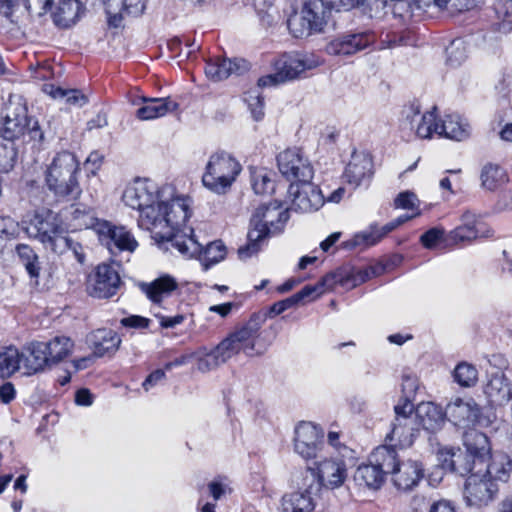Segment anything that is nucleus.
<instances>
[{"mask_svg": "<svg viewBox=\"0 0 512 512\" xmlns=\"http://www.w3.org/2000/svg\"><path fill=\"white\" fill-rule=\"evenodd\" d=\"M190 204V198L184 196H176L169 201L159 200L153 217L155 221L149 230L161 240L170 242L183 256L193 258L201 253V243L192 229L189 235L179 231L190 217Z\"/></svg>", "mask_w": 512, "mask_h": 512, "instance_id": "f257e3e1", "label": "nucleus"}, {"mask_svg": "<svg viewBox=\"0 0 512 512\" xmlns=\"http://www.w3.org/2000/svg\"><path fill=\"white\" fill-rule=\"evenodd\" d=\"M21 225L27 236L42 243L45 249L60 256L71 254L78 263H84L82 244L65 233L58 215L52 210H37L27 215Z\"/></svg>", "mask_w": 512, "mask_h": 512, "instance_id": "f03ea898", "label": "nucleus"}, {"mask_svg": "<svg viewBox=\"0 0 512 512\" xmlns=\"http://www.w3.org/2000/svg\"><path fill=\"white\" fill-rule=\"evenodd\" d=\"M265 319L266 315L252 314L248 321L238 326L212 351L199 357L197 369L201 372L211 371L241 352L247 356L263 354L266 348L259 349L257 339Z\"/></svg>", "mask_w": 512, "mask_h": 512, "instance_id": "7ed1b4c3", "label": "nucleus"}, {"mask_svg": "<svg viewBox=\"0 0 512 512\" xmlns=\"http://www.w3.org/2000/svg\"><path fill=\"white\" fill-rule=\"evenodd\" d=\"M289 210L288 207L283 209L278 201L259 206L251 217L247 244L238 249L240 259L245 260L257 254L267 237L281 233L288 221Z\"/></svg>", "mask_w": 512, "mask_h": 512, "instance_id": "20e7f679", "label": "nucleus"}, {"mask_svg": "<svg viewBox=\"0 0 512 512\" xmlns=\"http://www.w3.org/2000/svg\"><path fill=\"white\" fill-rule=\"evenodd\" d=\"M80 166L71 152L58 153L45 171V184L58 199L75 200L82 193L78 181Z\"/></svg>", "mask_w": 512, "mask_h": 512, "instance_id": "39448f33", "label": "nucleus"}, {"mask_svg": "<svg viewBox=\"0 0 512 512\" xmlns=\"http://www.w3.org/2000/svg\"><path fill=\"white\" fill-rule=\"evenodd\" d=\"M122 200L126 206L140 212L139 225L144 229H150L155 221L153 217L160 200L157 185L148 179H136L126 187Z\"/></svg>", "mask_w": 512, "mask_h": 512, "instance_id": "423d86ee", "label": "nucleus"}, {"mask_svg": "<svg viewBox=\"0 0 512 512\" xmlns=\"http://www.w3.org/2000/svg\"><path fill=\"white\" fill-rule=\"evenodd\" d=\"M242 167L229 153L220 151L212 154L202 176L204 187L216 194H225L235 182Z\"/></svg>", "mask_w": 512, "mask_h": 512, "instance_id": "0eeeda50", "label": "nucleus"}, {"mask_svg": "<svg viewBox=\"0 0 512 512\" xmlns=\"http://www.w3.org/2000/svg\"><path fill=\"white\" fill-rule=\"evenodd\" d=\"M331 11V7L324 0H307L299 13L295 12L288 18V29L295 38L322 32Z\"/></svg>", "mask_w": 512, "mask_h": 512, "instance_id": "6e6552de", "label": "nucleus"}, {"mask_svg": "<svg viewBox=\"0 0 512 512\" xmlns=\"http://www.w3.org/2000/svg\"><path fill=\"white\" fill-rule=\"evenodd\" d=\"M323 64L321 57L314 53L283 54L275 62L274 74L261 77L258 86L267 87L298 78L306 70H312Z\"/></svg>", "mask_w": 512, "mask_h": 512, "instance_id": "1a4fd4ad", "label": "nucleus"}, {"mask_svg": "<svg viewBox=\"0 0 512 512\" xmlns=\"http://www.w3.org/2000/svg\"><path fill=\"white\" fill-rule=\"evenodd\" d=\"M310 478L315 491L321 486L334 489L338 488L347 478V469L344 461L339 459H324L316 464V467H307L305 481Z\"/></svg>", "mask_w": 512, "mask_h": 512, "instance_id": "9d476101", "label": "nucleus"}, {"mask_svg": "<svg viewBox=\"0 0 512 512\" xmlns=\"http://www.w3.org/2000/svg\"><path fill=\"white\" fill-rule=\"evenodd\" d=\"M3 113L1 133L5 140L13 143L15 139L26 134L29 126L26 104L19 96L10 97Z\"/></svg>", "mask_w": 512, "mask_h": 512, "instance_id": "9b49d317", "label": "nucleus"}, {"mask_svg": "<svg viewBox=\"0 0 512 512\" xmlns=\"http://www.w3.org/2000/svg\"><path fill=\"white\" fill-rule=\"evenodd\" d=\"M291 211L311 213L319 210L325 202L322 191L311 181L291 183L288 188Z\"/></svg>", "mask_w": 512, "mask_h": 512, "instance_id": "f8f14e48", "label": "nucleus"}, {"mask_svg": "<svg viewBox=\"0 0 512 512\" xmlns=\"http://www.w3.org/2000/svg\"><path fill=\"white\" fill-rule=\"evenodd\" d=\"M278 168L281 174L295 183L311 181L314 175L309 160L300 150L286 149L277 156Z\"/></svg>", "mask_w": 512, "mask_h": 512, "instance_id": "ddd939ff", "label": "nucleus"}, {"mask_svg": "<svg viewBox=\"0 0 512 512\" xmlns=\"http://www.w3.org/2000/svg\"><path fill=\"white\" fill-rule=\"evenodd\" d=\"M323 447V431L311 422H300L294 430V451L303 459H314Z\"/></svg>", "mask_w": 512, "mask_h": 512, "instance_id": "4468645a", "label": "nucleus"}, {"mask_svg": "<svg viewBox=\"0 0 512 512\" xmlns=\"http://www.w3.org/2000/svg\"><path fill=\"white\" fill-rule=\"evenodd\" d=\"M498 493V486L480 472L469 475L464 486V499L469 506L481 507L490 503Z\"/></svg>", "mask_w": 512, "mask_h": 512, "instance_id": "2eb2a0df", "label": "nucleus"}, {"mask_svg": "<svg viewBox=\"0 0 512 512\" xmlns=\"http://www.w3.org/2000/svg\"><path fill=\"white\" fill-rule=\"evenodd\" d=\"M460 220L461 224L446 235L445 242L447 245L471 243L479 237L489 238L494 235L490 228L481 229L478 216L469 210L461 215Z\"/></svg>", "mask_w": 512, "mask_h": 512, "instance_id": "dca6fc26", "label": "nucleus"}, {"mask_svg": "<svg viewBox=\"0 0 512 512\" xmlns=\"http://www.w3.org/2000/svg\"><path fill=\"white\" fill-rule=\"evenodd\" d=\"M121 284L118 271L113 266L103 263L97 266L90 278L88 289L92 297L107 299L117 293Z\"/></svg>", "mask_w": 512, "mask_h": 512, "instance_id": "f3484780", "label": "nucleus"}, {"mask_svg": "<svg viewBox=\"0 0 512 512\" xmlns=\"http://www.w3.org/2000/svg\"><path fill=\"white\" fill-rule=\"evenodd\" d=\"M99 237L112 255L121 252L133 253L138 247V242L130 231L123 226H113L109 222L100 224Z\"/></svg>", "mask_w": 512, "mask_h": 512, "instance_id": "a211bd4d", "label": "nucleus"}, {"mask_svg": "<svg viewBox=\"0 0 512 512\" xmlns=\"http://www.w3.org/2000/svg\"><path fill=\"white\" fill-rule=\"evenodd\" d=\"M375 39L370 31L348 33L331 40L325 51L333 56H350L372 45Z\"/></svg>", "mask_w": 512, "mask_h": 512, "instance_id": "6ab92c4d", "label": "nucleus"}, {"mask_svg": "<svg viewBox=\"0 0 512 512\" xmlns=\"http://www.w3.org/2000/svg\"><path fill=\"white\" fill-rule=\"evenodd\" d=\"M15 251L20 263L35 285L38 286L42 283L43 286H49L53 280L55 269L53 267L44 268L38 254L28 244H18Z\"/></svg>", "mask_w": 512, "mask_h": 512, "instance_id": "aec40b11", "label": "nucleus"}, {"mask_svg": "<svg viewBox=\"0 0 512 512\" xmlns=\"http://www.w3.org/2000/svg\"><path fill=\"white\" fill-rule=\"evenodd\" d=\"M447 413L454 425L459 427L467 428L476 425L484 427L489 425L488 418L482 416L480 407L472 399L468 401L460 398L456 399L448 404Z\"/></svg>", "mask_w": 512, "mask_h": 512, "instance_id": "412c9836", "label": "nucleus"}, {"mask_svg": "<svg viewBox=\"0 0 512 512\" xmlns=\"http://www.w3.org/2000/svg\"><path fill=\"white\" fill-rule=\"evenodd\" d=\"M438 460L443 469L456 473L460 476L473 474L480 465L475 463L473 454L459 448H443L438 452Z\"/></svg>", "mask_w": 512, "mask_h": 512, "instance_id": "4be33fe9", "label": "nucleus"}, {"mask_svg": "<svg viewBox=\"0 0 512 512\" xmlns=\"http://www.w3.org/2000/svg\"><path fill=\"white\" fill-rule=\"evenodd\" d=\"M369 6L371 12H374V14H371L372 17H383L386 14V11L381 13V10L389 8L392 11L394 17L399 18L404 22L410 20L413 17L415 10L429 7L424 6L420 0H370Z\"/></svg>", "mask_w": 512, "mask_h": 512, "instance_id": "5701e85b", "label": "nucleus"}, {"mask_svg": "<svg viewBox=\"0 0 512 512\" xmlns=\"http://www.w3.org/2000/svg\"><path fill=\"white\" fill-rule=\"evenodd\" d=\"M109 26L117 28L126 16H139L146 7V0H102Z\"/></svg>", "mask_w": 512, "mask_h": 512, "instance_id": "b1692460", "label": "nucleus"}, {"mask_svg": "<svg viewBox=\"0 0 512 512\" xmlns=\"http://www.w3.org/2000/svg\"><path fill=\"white\" fill-rule=\"evenodd\" d=\"M476 471L493 482H507L512 471V460L508 454L496 451L493 454L490 453Z\"/></svg>", "mask_w": 512, "mask_h": 512, "instance_id": "393cba45", "label": "nucleus"}, {"mask_svg": "<svg viewBox=\"0 0 512 512\" xmlns=\"http://www.w3.org/2000/svg\"><path fill=\"white\" fill-rule=\"evenodd\" d=\"M249 69V64L244 59L234 60L227 58H215L209 60L205 66L206 76L213 81H221L235 74L240 75Z\"/></svg>", "mask_w": 512, "mask_h": 512, "instance_id": "a878e982", "label": "nucleus"}, {"mask_svg": "<svg viewBox=\"0 0 512 512\" xmlns=\"http://www.w3.org/2000/svg\"><path fill=\"white\" fill-rule=\"evenodd\" d=\"M415 425L420 429L435 433L445 423V413L442 408L432 402H422L417 405L414 413Z\"/></svg>", "mask_w": 512, "mask_h": 512, "instance_id": "bb28decb", "label": "nucleus"}, {"mask_svg": "<svg viewBox=\"0 0 512 512\" xmlns=\"http://www.w3.org/2000/svg\"><path fill=\"white\" fill-rule=\"evenodd\" d=\"M484 394L492 406H503L512 399V382L502 372L493 374L484 386Z\"/></svg>", "mask_w": 512, "mask_h": 512, "instance_id": "cd10ccee", "label": "nucleus"}, {"mask_svg": "<svg viewBox=\"0 0 512 512\" xmlns=\"http://www.w3.org/2000/svg\"><path fill=\"white\" fill-rule=\"evenodd\" d=\"M21 354L22 368L26 375L36 374L51 366L45 342H33Z\"/></svg>", "mask_w": 512, "mask_h": 512, "instance_id": "c85d7f7f", "label": "nucleus"}, {"mask_svg": "<svg viewBox=\"0 0 512 512\" xmlns=\"http://www.w3.org/2000/svg\"><path fill=\"white\" fill-rule=\"evenodd\" d=\"M372 175L373 162L370 155L364 152L353 153L344 173L347 182L357 187Z\"/></svg>", "mask_w": 512, "mask_h": 512, "instance_id": "c756f323", "label": "nucleus"}, {"mask_svg": "<svg viewBox=\"0 0 512 512\" xmlns=\"http://www.w3.org/2000/svg\"><path fill=\"white\" fill-rule=\"evenodd\" d=\"M418 433L419 428L415 425V419L413 417L400 416L399 418H395L392 423V429L391 432L387 434L386 441H395L394 446L406 448L413 444Z\"/></svg>", "mask_w": 512, "mask_h": 512, "instance_id": "7c9ffc66", "label": "nucleus"}, {"mask_svg": "<svg viewBox=\"0 0 512 512\" xmlns=\"http://www.w3.org/2000/svg\"><path fill=\"white\" fill-rule=\"evenodd\" d=\"M88 343L95 356H111L119 349L121 338L111 329H98L88 336Z\"/></svg>", "mask_w": 512, "mask_h": 512, "instance_id": "2f4dec72", "label": "nucleus"}, {"mask_svg": "<svg viewBox=\"0 0 512 512\" xmlns=\"http://www.w3.org/2000/svg\"><path fill=\"white\" fill-rule=\"evenodd\" d=\"M394 485L403 491H408L418 485L424 476V470L416 461L402 462L392 474Z\"/></svg>", "mask_w": 512, "mask_h": 512, "instance_id": "473e14b6", "label": "nucleus"}, {"mask_svg": "<svg viewBox=\"0 0 512 512\" xmlns=\"http://www.w3.org/2000/svg\"><path fill=\"white\" fill-rule=\"evenodd\" d=\"M85 7L79 0H60L53 12V22L60 28H70L85 14Z\"/></svg>", "mask_w": 512, "mask_h": 512, "instance_id": "72a5a7b5", "label": "nucleus"}, {"mask_svg": "<svg viewBox=\"0 0 512 512\" xmlns=\"http://www.w3.org/2000/svg\"><path fill=\"white\" fill-rule=\"evenodd\" d=\"M179 104L171 97L144 98L143 105L138 108L136 115L140 120H153L177 110Z\"/></svg>", "mask_w": 512, "mask_h": 512, "instance_id": "f704fd0d", "label": "nucleus"}, {"mask_svg": "<svg viewBox=\"0 0 512 512\" xmlns=\"http://www.w3.org/2000/svg\"><path fill=\"white\" fill-rule=\"evenodd\" d=\"M463 443L466 451L473 454L477 465H482L491 453L488 437L476 429H469L464 433Z\"/></svg>", "mask_w": 512, "mask_h": 512, "instance_id": "c9c22d12", "label": "nucleus"}, {"mask_svg": "<svg viewBox=\"0 0 512 512\" xmlns=\"http://www.w3.org/2000/svg\"><path fill=\"white\" fill-rule=\"evenodd\" d=\"M139 288L150 301L159 304L164 298L170 296L171 293L176 290L177 282L171 276L164 275L152 282L140 283Z\"/></svg>", "mask_w": 512, "mask_h": 512, "instance_id": "e433bc0d", "label": "nucleus"}, {"mask_svg": "<svg viewBox=\"0 0 512 512\" xmlns=\"http://www.w3.org/2000/svg\"><path fill=\"white\" fill-rule=\"evenodd\" d=\"M304 491H296L283 496L282 507L285 512H312L315 504L311 497L313 484L304 483Z\"/></svg>", "mask_w": 512, "mask_h": 512, "instance_id": "4c0bfd02", "label": "nucleus"}, {"mask_svg": "<svg viewBox=\"0 0 512 512\" xmlns=\"http://www.w3.org/2000/svg\"><path fill=\"white\" fill-rule=\"evenodd\" d=\"M369 461L373 463L383 475L393 474L400 464L393 445L377 447L370 455Z\"/></svg>", "mask_w": 512, "mask_h": 512, "instance_id": "58836bf2", "label": "nucleus"}, {"mask_svg": "<svg viewBox=\"0 0 512 512\" xmlns=\"http://www.w3.org/2000/svg\"><path fill=\"white\" fill-rule=\"evenodd\" d=\"M438 135L455 141H463L470 135V126L459 115H447L440 123Z\"/></svg>", "mask_w": 512, "mask_h": 512, "instance_id": "ea45409f", "label": "nucleus"}, {"mask_svg": "<svg viewBox=\"0 0 512 512\" xmlns=\"http://www.w3.org/2000/svg\"><path fill=\"white\" fill-rule=\"evenodd\" d=\"M393 221L379 228L377 225H371L370 230L357 233L350 241L346 242L345 247L354 248L357 246H371L380 241L388 233L395 230Z\"/></svg>", "mask_w": 512, "mask_h": 512, "instance_id": "a19ab883", "label": "nucleus"}, {"mask_svg": "<svg viewBox=\"0 0 512 512\" xmlns=\"http://www.w3.org/2000/svg\"><path fill=\"white\" fill-rule=\"evenodd\" d=\"M70 221L77 229H94L97 234H99L100 224H105L107 222L98 219L94 210L84 205L72 207Z\"/></svg>", "mask_w": 512, "mask_h": 512, "instance_id": "79ce46f5", "label": "nucleus"}, {"mask_svg": "<svg viewBox=\"0 0 512 512\" xmlns=\"http://www.w3.org/2000/svg\"><path fill=\"white\" fill-rule=\"evenodd\" d=\"M384 478L383 473L371 461L369 464L360 465L354 473V481L357 485L371 489H378Z\"/></svg>", "mask_w": 512, "mask_h": 512, "instance_id": "37998d69", "label": "nucleus"}, {"mask_svg": "<svg viewBox=\"0 0 512 512\" xmlns=\"http://www.w3.org/2000/svg\"><path fill=\"white\" fill-rule=\"evenodd\" d=\"M44 91L54 99H63L66 104L81 108L88 103V97L78 89H63L53 84L44 86Z\"/></svg>", "mask_w": 512, "mask_h": 512, "instance_id": "c03bdc74", "label": "nucleus"}, {"mask_svg": "<svg viewBox=\"0 0 512 512\" xmlns=\"http://www.w3.org/2000/svg\"><path fill=\"white\" fill-rule=\"evenodd\" d=\"M481 186L488 191H495L508 181L505 170L499 165L488 163L480 174Z\"/></svg>", "mask_w": 512, "mask_h": 512, "instance_id": "a18cd8bd", "label": "nucleus"}, {"mask_svg": "<svg viewBox=\"0 0 512 512\" xmlns=\"http://www.w3.org/2000/svg\"><path fill=\"white\" fill-rule=\"evenodd\" d=\"M22 368V354L13 346L0 352V377L8 378Z\"/></svg>", "mask_w": 512, "mask_h": 512, "instance_id": "49530a36", "label": "nucleus"}, {"mask_svg": "<svg viewBox=\"0 0 512 512\" xmlns=\"http://www.w3.org/2000/svg\"><path fill=\"white\" fill-rule=\"evenodd\" d=\"M73 346L72 340L65 336H56L49 342H45L51 365L65 359L72 352Z\"/></svg>", "mask_w": 512, "mask_h": 512, "instance_id": "de8ad7c7", "label": "nucleus"}, {"mask_svg": "<svg viewBox=\"0 0 512 512\" xmlns=\"http://www.w3.org/2000/svg\"><path fill=\"white\" fill-rule=\"evenodd\" d=\"M435 111L436 108H433L432 111L422 114L417 121L414 129L418 137L429 139L434 133L438 135L440 124L436 122Z\"/></svg>", "mask_w": 512, "mask_h": 512, "instance_id": "09e8293b", "label": "nucleus"}, {"mask_svg": "<svg viewBox=\"0 0 512 512\" xmlns=\"http://www.w3.org/2000/svg\"><path fill=\"white\" fill-rule=\"evenodd\" d=\"M454 379L463 387H471L478 380V371L473 365L463 362L454 369Z\"/></svg>", "mask_w": 512, "mask_h": 512, "instance_id": "8fccbe9b", "label": "nucleus"}, {"mask_svg": "<svg viewBox=\"0 0 512 512\" xmlns=\"http://www.w3.org/2000/svg\"><path fill=\"white\" fill-rule=\"evenodd\" d=\"M447 63L452 67L461 65L467 58V49L463 39L457 38L451 41L446 48Z\"/></svg>", "mask_w": 512, "mask_h": 512, "instance_id": "3c124183", "label": "nucleus"}, {"mask_svg": "<svg viewBox=\"0 0 512 512\" xmlns=\"http://www.w3.org/2000/svg\"><path fill=\"white\" fill-rule=\"evenodd\" d=\"M251 181L252 188L256 194L264 195L274 191V182L270 174L264 169L253 171Z\"/></svg>", "mask_w": 512, "mask_h": 512, "instance_id": "603ef678", "label": "nucleus"}, {"mask_svg": "<svg viewBox=\"0 0 512 512\" xmlns=\"http://www.w3.org/2000/svg\"><path fill=\"white\" fill-rule=\"evenodd\" d=\"M343 271L346 275L343 277V287L351 289L370 278V271L368 269L354 268L351 266H343Z\"/></svg>", "mask_w": 512, "mask_h": 512, "instance_id": "864d4df0", "label": "nucleus"}, {"mask_svg": "<svg viewBox=\"0 0 512 512\" xmlns=\"http://www.w3.org/2000/svg\"><path fill=\"white\" fill-rule=\"evenodd\" d=\"M420 2L424 6L435 5L438 8L447 7L449 4L452 13L467 11L476 6V0H420Z\"/></svg>", "mask_w": 512, "mask_h": 512, "instance_id": "5fc2aeb1", "label": "nucleus"}, {"mask_svg": "<svg viewBox=\"0 0 512 512\" xmlns=\"http://www.w3.org/2000/svg\"><path fill=\"white\" fill-rule=\"evenodd\" d=\"M201 246L202 251L198 256L203 254L207 264H216L223 260L226 255V248L221 241L209 242L206 244L205 248L203 244H201ZM195 257H197V255Z\"/></svg>", "mask_w": 512, "mask_h": 512, "instance_id": "6e6d98bb", "label": "nucleus"}, {"mask_svg": "<svg viewBox=\"0 0 512 512\" xmlns=\"http://www.w3.org/2000/svg\"><path fill=\"white\" fill-rule=\"evenodd\" d=\"M22 227L20 223L10 216H0V239L13 240L18 238Z\"/></svg>", "mask_w": 512, "mask_h": 512, "instance_id": "4d7b16f0", "label": "nucleus"}, {"mask_svg": "<svg viewBox=\"0 0 512 512\" xmlns=\"http://www.w3.org/2000/svg\"><path fill=\"white\" fill-rule=\"evenodd\" d=\"M16 155L13 143L0 142V173H7L14 167Z\"/></svg>", "mask_w": 512, "mask_h": 512, "instance_id": "13d9d810", "label": "nucleus"}, {"mask_svg": "<svg viewBox=\"0 0 512 512\" xmlns=\"http://www.w3.org/2000/svg\"><path fill=\"white\" fill-rule=\"evenodd\" d=\"M245 101L248 104V107L254 120H262L264 117V101L262 96L256 91H251L245 97Z\"/></svg>", "mask_w": 512, "mask_h": 512, "instance_id": "bf43d9fd", "label": "nucleus"}, {"mask_svg": "<svg viewBox=\"0 0 512 512\" xmlns=\"http://www.w3.org/2000/svg\"><path fill=\"white\" fill-rule=\"evenodd\" d=\"M394 206L397 209L418 210L419 199L416 194L410 191H404L394 199Z\"/></svg>", "mask_w": 512, "mask_h": 512, "instance_id": "052dcab7", "label": "nucleus"}, {"mask_svg": "<svg viewBox=\"0 0 512 512\" xmlns=\"http://www.w3.org/2000/svg\"><path fill=\"white\" fill-rule=\"evenodd\" d=\"M445 230L442 227H433L426 231L421 237V244L427 249H433L442 240L445 241Z\"/></svg>", "mask_w": 512, "mask_h": 512, "instance_id": "680f3d73", "label": "nucleus"}, {"mask_svg": "<svg viewBox=\"0 0 512 512\" xmlns=\"http://www.w3.org/2000/svg\"><path fill=\"white\" fill-rule=\"evenodd\" d=\"M346 272L343 271V268H339L334 272L326 274L321 280L317 283L320 285V290L324 293L328 289H332L334 285L340 284L343 286V280Z\"/></svg>", "mask_w": 512, "mask_h": 512, "instance_id": "e2e57ef3", "label": "nucleus"}, {"mask_svg": "<svg viewBox=\"0 0 512 512\" xmlns=\"http://www.w3.org/2000/svg\"><path fill=\"white\" fill-rule=\"evenodd\" d=\"M53 2L54 0H24V11L43 16L51 9Z\"/></svg>", "mask_w": 512, "mask_h": 512, "instance_id": "0e129e2a", "label": "nucleus"}, {"mask_svg": "<svg viewBox=\"0 0 512 512\" xmlns=\"http://www.w3.org/2000/svg\"><path fill=\"white\" fill-rule=\"evenodd\" d=\"M24 11V0H0V13L12 22V16L15 12Z\"/></svg>", "mask_w": 512, "mask_h": 512, "instance_id": "69168bd1", "label": "nucleus"}, {"mask_svg": "<svg viewBox=\"0 0 512 512\" xmlns=\"http://www.w3.org/2000/svg\"><path fill=\"white\" fill-rule=\"evenodd\" d=\"M402 114L404 124L409 125L410 129H414V126L421 117L419 104L415 102L411 103L403 109Z\"/></svg>", "mask_w": 512, "mask_h": 512, "instance_id": "338daca9", "label": "nucleus"}, {"mask_svg": "<svg viewBox=\"0 0 512 512\" xmlns=\"http://www.w3.org/2000/svg\"><path fill=\"white\" fill-rule=\"evenodd\" d=\"M494 10L498 19L512 18V0H496Z\"/></svg>", "mask_w": 512, "mask_h": 512, "instance_id": "774afa93", "label": "nucleus"}]
</instances>
